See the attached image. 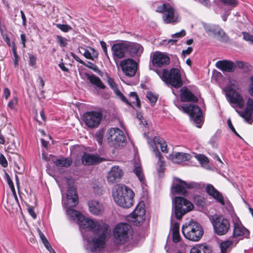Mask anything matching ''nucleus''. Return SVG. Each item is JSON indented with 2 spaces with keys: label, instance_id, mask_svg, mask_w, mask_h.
<instances>
[{
  "label": "nucleus",
  "instance_id": "nucleus-26",
  "mask_svg": "<svg viewBox=\"0 0 253 253\" xmlns=\"http://www.w3.org/2000/svg\"><path fill=\"white\" fill-rule=\"evenodd\" d=\"M191 157V156L189 154L182 152L173 153L171 155L172 161L175 163H180L188 161L190 159Z\"/></svg>",
  "mask_w": 253,
  "mask_h": 253
},
{
  "label": "nucleus",
  "instance_id": "nucleus-35",
  "mask_svg": "<svg viewBox=\"0 0 253 253\" xmlns=\"http://www.w3.org/2000/svg\"><path fill=\"white\" fill-rule=\"evenodd\" d=\"M154 142L156 144H159L160 146L161 151L165 153H168V149L167 148L168 145L167 142L164 139L159 136H155L154 138Z\"/></svg>",
  "mask_w": 253,
  "mask_h": 253
},
{
  "label": "nucleus",
  "instance_id": "nucleus-34",
  "mask_svg": "<svg viewBox=\"0 0 253 253\" xmlns=\"http://www.w3.org/2000/svg\"><path fill=\"white\" fill-rule=\"evenodd\" d=\"M236 111L241 117L245 119L246 122L249 124H252L253 121L252 119L253 111L246 109L242 112L238 111L237 110Z\"/></svg>",
  "mask_w": 253,
  "mask_h": 253
},
{
  "label": "nucleus",
  "instance_id": "nucleus-46",
  "mask_svg": "<svg viewBox=\"0 0 253 253\" xmlns=\"http://www.w3.org/2000/svg\"><path fill=\"white\" fill-rule=\"evenodd\" d=\"M105 75L108 84L110 85V87L114 90L117 87L116 83L114 81V80L111 78L107 73H106Z\"/></svg>",
  "mask_w": 253,
  "mask_h": 253
},
{
  "label": "nucleus",
  "instance_id": "nucleus-59",
  "mask_svg": "<svg viewBox=\"0 0 253 253\" xmlns=\"http://www.w3.org/2000/svg\"><path fill=\"white\" fill-rule=\"evenodd\" d=\"M101 47L105 53V56L109 58L108 52H107V45L105 42L103 41H100V42Z\"/></svg>",
  "mask_w": 253,
  "mask_h": 253
},
{
  "label": "nucleus",
  "instance_id": "nucleus-63",
  "mask_svg": "<svg viewBox=\"0 0 253 253\" xmlns=\"http://www.w3.org/2000/svg\"><path fill=\"white\" fill-rule=\"evenodd\" d=\"M192 47H188L186 49L182 50V54L185 57V56L190 54L192 52Z\"/></svg>",
  "mask_w": 253,
  "mask_h": 253
},
{
  "label": "nucleus",
  "instance_id": "nucleus-57",
  "mask_svg": "<svg viewBox=\"0 0 253 253\" xmlns=\"http://www.w3.org/2000/svg\"><path fill=\"white\" fill-rule=\"evenodd\" d=\"M232 244H233V242L232 241L227 240L226 241L222 242L221 245V250H223V249L224 250H226L227 248L229 247Z\"/></svg>",
  "mask_w": 253,
  "mask_h": 253
},
{
  "label": "nucleus",
  "instance_id": "nucleus-1",
  "mask_svg": "<svg viewBox=\"0 0 253 253\" xmlns=\"http://www.w3.org/2000/svg\"><path fill=\"white\" fill-rule=\"evenodd\" d=\"M78 224L82 229L93 232L94 236L90 249L92 252L99 251L105 247V241L110 234L109 226L103 222L94 221L84 215L79 216Z\"/></svg>",
  "mask_w": 253,
  "mask_h": 253
},
{
  "label": "nucleus",
  "instance_id": "nucleus-49",
  "mask_svg": "<svg viewBox=\"0 0 253 253\" xmlns=\"http://www.w3.org/2000/svg\"><path fill=\"white\" fill-rule=\"evenodd\" d=\"M38 231L39 234V236L45 247L50 244L46 238L39 229H38Z\"/></svg>",
  "mask_w": 253,
  "mask_h": 253
},
{
  "label": "nucleus",
  "instance_id": "nucleus-47",
  "mask_svg": "<svg viewBox=\"0 0 253 253\" xmlns=\"http://www.w3.org/2000/svg\"><path fill=\"white\" fill-rule=\"evenodd\" d=\"M220 1L224 4L232 7H235L238 4L237 0H220Z\"/></svg>",
  "mask_w": 253,
  "mask_h": 253
},
{
  "label": "nucleus",
  "instance_id": "nucleus-2",
  "mask_svg": "<svg viewBox=\"0 0 253 253\" xmlns=\"http://www.w3.org/2000/svg\"><path fill=\"white\" fill-rule=\"evenodd\" d=\"M112 195L115 202L120 207L129 208L133 205L134 193L125 185L117 186Z\"/></svg>",
  "mask_w": 253,
  "mask_h": 253
},
{
  "label": "nucleus",
  "instance_id": "nucleus-42",
  "mask_svg": "<svg viewBox=\"0 0 253 253\" xmlns=\"http://www.w3.org/2000/svg\"><path fill=\"white\" fill-rule=\"evenodd\" d=\"M228 86H231L232 88L236 90L240 89V85L239 82L234 79H230L229 81V85Z\"/></svg>",
  "mask_w": 253,
  "mask_h": 253
},
{
  "label": "nucleus",
  "instance_id": "nucleus-4",
  "mask_svg": "<svg viewBox=\"0 0 253 253\" xmlns=\"http://www.w3.org/2000/svg\"><path fill=\"white\" fill-rule=\"evenodd\" d=\"M113 234L114 242L118 245H123L132 239L133 229L128 224L120 223L116 226Z\"/></svg>",
  "mask_w": 253,
  "mask_h": 253
},
{
  "label": "nucleus",
  "instance_id": "nucleus-19",
  "mask_svg": "<svg viewBox=\"0 0 253 253\" xmlns=\"http://www.w3.org/2000/svg\"><path fill=\"white\" fill-rule=\"evenodd\" d=\"M104 159L103 158L99 157L97 155L90 154L88 153H84L82 157V162L83 165L86 166L97 165L102 162Z\"/></svg>",
  "mask_w": 253,
  "mask_h": 253
},
{
  "label": "nucleus",
  "instance_id": "nucleus-39",
  "mask_svg": "<svg viewBox=\"0 0 253 253\" xmlns=\"http://www.w3.org/2000/svg\"><path fill=\"white\" fill-rule=\"evenodd\" d=\"M185 186L186 187V189L199 190L203 187V184L195 182H190L189 183L186 182Z\"/></svg>",
  "mask_w": 253,
  "mask_h": 253
},
{
  "label": "nucleus",
  "instance_id": "nucleus-24",
  "mask_svg": "<svg viewBox=\"0 0 253 253\" xmlns=\"http://www.w3.org/2000/svg\"><path fill=\"white\" fill-rule=\"evenodd\" d=\"M180 99L182 102L198 101L197 97L186 87H183L180 89Z\"/></svg>",
  "mask_w": 253,
  "mask_h": 253
},
{
  "label": "nucleus",
  "instance_id": "nucleus-37",
  "mask_svg": "<svg viewBox=\"0 0 253 253\" xmlns=\"http://www.w3.org/2000/svg\"><path fill=\"white\" fill-rule=\"evenodd\" d=\"M54 163L58 167L67 168L71 165L72 161L70 158H63L61 159H57Z\"/></svg>",
  "mask_w": 253,
  "mask_h": 253
},
{
  "label": "nucleus",
  "instance_id": "nucleus-27",
  "mask_svg": "<svg viewBox=\"0 0 253 253\" xmlns=\"http://www.w3.org/2000/svg\"><path fill=\"white\" fill-rule=\"evenodd\" d=\"M143 48L139 43L127 44V51H129L132 56H140L143 52Z\"/></svg>",
  "mask_w": 253,
  "mask_h": 253
},
{
  "label": "nucleus",
  "instance_id": "nucleus-51",
  "mask_svg": "<svg viewBox=\"0 0 253 253\" xmlns=\"http://www.w3.org/2000/svg\"><path fill=\"white\" fill-rule=\"evenodd\" d=\"M250 84L248 88V93L253 97V76L250 78Z\"/></svg>",
  "mask_w": 253,
  "mask_h": 253
},
{
  "label": "nucleus",
  "instance_id": "nucleus-9",
  "mask_svg": "<svg viewBox=\"0 0 253 253\" xmlns=\"http://www.w3.org/2000/svg\"><path fill=\"white\" fill-rule=\"evenodd\" d=\"M225 94L228 100L232 106L236 108L242 109L245 106V102L242 95L231 86H226L224 88Z\"/></svg>",
  "mask_w": 253,
  "mask_h": 253
},
{
  "label": "nucleus",
  "instance_id": "nucleus-22",
  "mask_svg": "<svg viewBox=\"0 0 253 253\" xmlns=\"http://www.w3.org/2000/svg\"><path fill=\"white\" fill-rule=\"evenodd\" d=\"M206 191L210 196L212 197L217 202L219 203L222 205H225L222 194L216 190L212 185L211 184H207L206 187Z\"/></svg>",
  "mask_w": 253,
  "mask_h": 253
},
{
  "label": "nucleus",
  "instance_id": "nucleus-21",
  "mask_svg": "<svg viewBox=\"0 0 253 253\" xmlns=\"http://www.w3.org/2000/svg\"><path fill=\"white\" fill-rule=\"evenodd\" d=\"M176 182L171 186V190L172 194H181L184 196L187 195V192L185 186L186 181L179 178H175Z\"/></svg>",
  "mask_w": 253,
  "mask_h": 253
},
{
  "label": "nucleus",
  "instance_id": "nucleus-3",
  "mask_svg": "<svg viewBox=\"0 0 253 253\" xmlns=\"http://www.w3.org/2000/svg\"><path fill=\"white\" fill-rule=\"evenodd\" d=\"M150 69L155 70L162 80L168 85H170L175 88H179L183 84L180 71L176 68H173L169 71L167 69H163L162 72H160L158 70L152 69L150 66Z\"/></svg>",
  "mask_w": 253,
  "mask_h": 253
},
{
  "label": "nucleus",
  "instance_id": "nucleus-45",
  "mask_svg": "<svg viewBox=\"0 0 253 253\" xmlns=\"http://www.w3.org/2000/svg\"><path fill=\"white\" fill-rule=\"evenodd\" d=\"M194 202L197 205L203 206L205 203V199L202 196L198 195L195 197Z\"/></svg>",
  "mask_w": 253,
  "mask_h": 253
},
{
  "label": "nucleus",
  "instance_id": "nucleus-43",
  "mask_svg": "<svg viewBox=\"0 0 253 253\" xmlns=\"http://www.w3.org/2000/svg\"><path fill=\"white\" fill-rule=\"evenodd\" d=\"M114 91L117 96H118L120 99L126 103H128V100L126 98V97L123 95V94L116 87L114 89Z\"/></svg>",
  "mask_w": 253,
  "mask_h": 253
},
{
  "label": "nucleus",
  "instance_id": "nucleus-13",
  "mask_svg": "<svg viewBox=\"0 0 253 253\" xmlns=\"http://www.w3.org/2000/svg\"><path fill=\"white\" fill-rule=\"evenodd\" d=\"M185 112H187L190 116L193 122L199 125L202 122V113L200 108L195 104L184 105L182 106ZM197 126L200 127L201 126L197 125Z\"/></svg>",
  "mask_w": 253,
  "mask_h": 253
},
{
  "label": "nucleus",
  "instance_id": "nucleus-56",
  "mask_svg": "<svg viewBox=\"0 0 253 253\" xmlns=\"http://www.w3.org/2000/svg\"><path fill=\"white\" fill-rule=\"evenodd\" d=\"M246 109L253 111V99L251 97H249L247 99V108Z\"/></svg>",
  "mask_w": 253,
  "mask_h": 253
},
{
  "label": "nucleus",
  "instance_id": "nucleus-17",
  "mask_svg": "<svg viewBox=\"0 0 253 253\" xmlns=\"http://www.w3.org/2000/svg\"><path fill=\"white\" fill-rule=\"evenodd\" d=\"M123 175V170L119 166H114L108 172L107 182L111 184L117 183L120 181Z\"/></svg>",
  "mask_w": 253,
  "mask_h": 253
},
{
  "label": "nucleus",
  "instance_id": "nucleus-52",
  "mask_svg": "<svg viewBox=\"0 0 253 253\" xmlns=\"http://www.w3.org/2000/svg\"><path fill=\"white\" fill-rule=\"evenodd\" d=\"M17 98L16 97H14L9 101L7 106L10 109H14V107L17 104Z\"/></svg>",
  "mask_w": 253,
  "mask_h": 253
},
{
  "label": "nucleus",
  "instance_id": "nucleus-5",
  "mask_svg": "<svg viewBox=\"0 0 253 253\" xmlns=\"http://www.w3.org/2000/svg\"><path fill=\"white\" fill-rule=\"evenodd\" d=\"M79 203L78 196L76 189L73 187H69L67 193V203L65 205L67 214L73 220H77V223L79 221V216H83L80 212L72 209L75 207Z\"/></svg>",
  "mask_w": 253,
  "mask_h": 253
},
{
  "label": "nucleus",
  "instance_id": "nucleus-10",
  "mask_svg": "<svg viewBox=\"0 0 253 253\" xmlns=\"http://www.w3.org/2000/svg\"><path fill=\"white\" fill-rule=\"evenodd\" d=\"M156 11L164 13L163 20L165 23H172L178 21V15L174 8L169 3H164L157 7Z\"/></svg>",
  "mask_w": 253,
  "mask_h": 253
},
{
  "label": "nucleus",
  "instance_id": "nucleus-29",
  "mask_svg": "<svg viewBox=\"0 0 253 253\" xmlns=\"http://www.w3.org/2000/svg\"><path fill=\"white\" fill-rule=\"evenodd\" d=\"M202 24L208 35L213 38L220 28L218 25L208 24L204 22H202Z\"/></svg>",
  "mask_w": 253,
  "mask_h": 253
},
{
  "label": "nucleus",
  "instance_id": "nucleus-18",
  "mask_svg": "<svg viewBox=\"0 0 253 253\" xmlns=\"http://www.w3.org/2000/svg\"><path fill=\"white\" fill-rule=\"evenodd\" d=\"M249 236V231L242 225L239 218L236 219L234 224L233 237L243 239L248 238Z\"/></svg>",
  "mask_w": 253,
  "mask_h": 253
},
{
  "label": "nucleus",
  "instance_id": "nucleus-23",
  "mask_svg": "<svg viewBox=\"0 0 253 253\" xmlns=\"http://www.w3.org/2000/svg\"><path fill=\"white\" fill-rule=\"evenodd\" d=\"M215 66L219 70L226 72H233L236 68L233 62L227 60L217 61Z\"/></svg>",
  "mask_w": 253,
  "mask_h": 253
},
{
  "label": "nucleus",
  "instance_id": "nucleus-53",
  "mask_svg": "<svg viewBox=\"0 0 253 253\" xmlns=\"http://www.w3.org/2000/svg\"><path fill=\"white\" fill-rule=\"evenodd\" d=\"M29 64L31 66H35L36 64L37 58L35 56L32 54H29Z\"/></svg>",
  "mask_w": 253,
  "mask_h": 253
},
{
  "label": "nucleus",
  "instance_id": "nucleus-33",
  "mask_svg": "<svg viewBox=\"0 0 253 253\" xmlns=\"http://www.w3.org/2000/svg\"><path fill=\"white\" fill-rule=\"evenodd\" d=\"M88 79L92 84L99 88L104 89L106 87V85L98 77L92 75L88 77Z\"/></svg>",
  "mask_w": 253,
  "mask_h": 253
},
{
  "label": "nucleus",
  "instance_id": "nucleus-16",
  "mask_svg": "<svg viewBox=\"0 0 253 253\" xmlns=\"http://www.w3.org/2000/svg\"><path fill=\"white\" fill-rule=\"evenodd\" d=\"M170 62V58L164 52L156 51L153 53L152 63L154 67H162L168 65Z\"/></svg>",
  "mask_w": 253,
  "mask_h": 253
},
{
  "label": "nucleus",
  "instance_id": "nucleus-6",
  "mask_svg": "<svg viewBox=\"0 0 253 253\" xmlns=\"http://www.w3.org/2000/svg\"><path fill=\"white\" fill-rule=\"evenodd\" d=\"M182 232L186 239L195 242L198 241L203 235L201 225L193 221L184 224L182 227Z\"/></svg>",
  "mask_w": 253,
  "mask_h": 253
},
{
  "label": "nucleus",
  "instance_id": "nucleus-31",
  "mask_svg": "<svg viewBox=\"0 0 253 253\" xmlns=\"http://www.w3.org/2000/svg\"><path fill=\"white\" fill-rule=\"evenodd\" d=\"M84 50V56L88 59L93 60L95 58H97L98 56V52L93 48L90 46H87L84 49L81 48Z\"/></svg>",
  "mask_w": 253,
  "mask_h": 253
},
{
  "label": "nucleus",
  "instance_id": "nucleus-20",
  "mask_svg": "<svg viewBox=\"0 0 253 253\" xmlns=\"http://www.w3.org/2000/svg\"><path fill=\"white\" fill-rule=\"evenodd\" d=\"M114 58L120 59L125 56L127 51V44L125 43H118L114 44L112 47Z\"/></svg>",
  "mask_w": 253,
  "mask_h": 253
},
{
  "label": "nucleus",
  "instance_id": "nucleus-50",
  "mask_svg": "<svg viewBox=\"0 0 253 253\" xmlns=\"http://www.w3.org/2000/svg\"><path fill=\"white\" fill-rule=\"evenodd\" d=\"M57 40L61 47H65L67 45V39L65 38L57 36Z\"/></svg>",
  "mask_w": 253,
  "mask_h": 253
},
{
  "label": "nucleus",
  "instance_id": "nucleus-7",
  "mask_svg": "<svg viewBox=\"0 0 253 253\" xmlns=\"http://www.w3.org/2000/svg\"><path fill=\"white\" fill-rule=\"evenodd\" d=\"M193 208L192 203L183 197L177 196L172 201V210L177 219H180L184 214L192 211Z\"/></svg>",
  "mask_w": 253,
  "mask_h": 253
},
{
  "label": "nucleus",
  "instance_id": "nucleus-11",
  "mask_svg": "<svg viewBox=\"0 0 253 253\" xmlns=\"http://www.w3.org/2000/svg\"><path fill=\"white\" fill-rule=\"evenodd\" d=\"M107 137L108 142L115 147L123 146L126 139L123 131L115 127L108 130Z\"/></svg>",
  "mask_w": 253,
  "mask_h": 253
},
{
  "label": "nucleus",
  "instance_id": "nucleus-55",
  "mask_svg": "<svg viewBox=\"0 0 253 253\" xmlns=\"http://www.w3.org/2000/svg\"><path fill=\"white\" fill-rule=\"evenodd\" d=\"M242 34L243 35V38L245 40L247 41H250L252 42H253V36L245 32H242Z\"/></svg>",
  "mask_w": 253,
  "mask_h": 253
},
{
  "label": "nucleus",
  "instance_id": "nucleus-36",
  "mask_svg": "<svg viewBox=\"0 0 253 253\" xmlns=\"http://www.w3.org/2000/svg\"><path fill=\"white\" fill-rule=\"evenodd\" d=\"M217 40L222 42H226L229 40V37L225 32L221 28L217 31V34L214 37Z\"/></svg>",
  "mask_w": 253,
  "mask_h": 253
},
{
  "label": "nucleus",
  "instance_id": "nucleus-8",
  "mask_svg": "<svg viewBox=\"0 0 253 253\" xmlns=\"http://www.w3.org/2000/svg\"><path fill=\"white\" fill-rule=\"evenodd\" d=\"M214 231L219 236L226 234L230 227L228 220L221 215H215L210 218Z\"/></svg>",
  "mask_w": 253,
  "mask_h": 253
},
{
  "label": "nucleus",
  "instance_id": "nucleus-44",
  "mask_svg": "<svg viewBox=\"0 0 253 253\" xmlns=\"http://www.w3.org/2000/svg\"><path fill=\"white\" fill-rule=\"evenodd\" d=\"M56 27L64 32H67L72 30V28L68 25L66 24H56Z\"/></svg>",
  "mask_w": 253,
  "mask_h": 253
},
{
  "label": "nucleus",
  "instance_id": "nucleus-64",
  "mask_svg": "<svg viewBox=\"0 0 253 253\" xmlns=\"http://www.w3.org/2000/svg\"><path fill=\"white\" fill-rule=\"evenodd\" d=\"M27 210H28V211L29 213L31 215V216L34 219H36L37 217V214L35 212L33 208L29 207Z\"/></svg>",
  "mask_w": 253,
  "mask_h": 253
},
{
  "label": "nucleus",
  "instance_id": "nucleus-54",
  "mask_svg": "<svg viewBox=\"0 0 253 253\" xmlns=\"http://www.w3.org/2000/svg\"><path fill=\"white\" fill-rule=\"evenodd\" d=\"M172 239L173 242L177 243L180 240V236L179 232H172Z\"/></svg>",
  "mask_w": 253,
  "mask_h": 253
},
{
  "label": "nucleus",
  "instance_id": "nucleus-32",
  "mask_svg": "<svg viewBox=\"0 0 253 253\" xmlns=\"http://www.w3.org/2000/svg\"><path fill=\"white\" fill-rule=\"evenodd\" d=\"M153 152L155 154L156 157L158 158L159 162L158 165L159 167L157 169L158 173L160 176L161 173H162L165 169V161H164V157L161 155L160 152L159 151L158 149L156 148L153 147Z\"/></svg>",
  "mask_w": 253,
  "mask_h": 253
},
{
  "label": "nucleus",
  "instance_id": "nucleus-25",
  "mask_svg": "<svg viewBox=\"0 0 253 253\" xmlns=\"http://www.w3.org/2000/svg\"><path fill=\"white\" fill-rule=\"evenodd\" d=\"M88 207L90 211L95 215L101 214L104 211L103 205L97 201H90L88 203Z\"/></svg>",
  "mask_w": 253,
  "mask_h": 253
},
{
  "label": "nucleus",
  "instance_id": "nucleus-15",
  "mask_svg": "<svg viewBox=\"0 0 253 253\" xmlns=\"http://www.w3.org/2000/svg\"><path fill=\"white\" fill-rule=\"evenodd\" d=\"M120 66L125 74L128 77H133L136 72L137 68V63L132 59H126L122 61Z\"/></svg>",
  "mask_w": 253,
  "mask_h": 253
},
{
  "label": "nucleus",
  "instance_id": "nucleus-12",
  "mask_svg": "<svg viewBox=\"0 0 253 253\" xmlns=\"http://www.w3.org/2000/svg\"><path fill=\"white\" fill-rule=\"evenodd\" d=\"M102 118V114L97 111H88L83 115L85 124L90 128L97 127Z\"/></svg>",
  "mask_w": 253,
  "mask_h": 253
},
{
  "label": "nucleus",
  "instance_id": "nucleus-41",
  "mask_svg": "<svg viewBox=\"0 0 253 253\" xmlns=\"http://www.w3.org/2000/svg\"><path fill=\"white\" fill-rule=\"evenodd\" d=\"M103 130L102 129L99 130L96 133L94 134V138H95L96 141L100 144L101 145L103 141Z\"/></svg>",
  "mask_w": 253,
  "mask_h": 253
},
{
  "label": "nucleus",
  "instance_id": "nucleus-62",
  "mask_svg": "<svg viewBox=\"0 0 253 253\" xmlns=\"http://www.w3.org/2000/svg\"><path fill=\"white\" fill-rule=\"evenodd\" d=\"M227 124L229 126V127L231 129V130L238 136L240 137V135L238 134V133L236 132L235 128L233 126L232 124V122L230 120V119L227 120Z\"/></svg>",
  "mask_w": 253,
  "mask_h": 253
},
{
  "label": "nucleus",
  "instance_id": "nucleus-48",
  "mask_svg": "<svg viewBox=\"0 0 253 253\" xmlns=\"http://www.w3.org/2000/svg\"><path fill=\"white\" fill-rule=\"evenodd\" d=\"M5 177L6 178L7 183H8L9 187L10 188L12 192L15 193L14 184H13L12 180L11 179L9 175H8V174L7 173H5Z\"/></svg>",
  "mask_w": 253,
  "mask_h": 253
},
{
  "label": "nucleus",
  "instance_id": "nucleus-14",
  "mask_svg": "<svg viewBox=\"0 0 253 253\" xmlns=\"http://www.w3.org/2000/svg\"><path fill=\"white\" fill-rule=\"evenodd\" d=\"M145 209L143 203H140L128 216V220L137 225L145 219Z\"/></svg>",
  "mask_w": 253,
  "mask_h": 253
},
{
  "label": "nucleus",
  "instance_id": "nucleus-60",
  "mask_svg": "<svg viewBox=\"0 0 253 253\" xmlns=\"http://www.w3.org/2000/svg\"><path fill=\"white\" fill-rule=\"evenodd\" d=\"M186 34L185 31L182 30L179 32L176 33L172 35V37L173 38H179L184 37Z\"/></svg>",
  "mask_w": 253,
  "mask_h": 253
},
{
  "label": "nucleus",
  "instance_id": "nucleus-30",
  "mask_svg": "<svg viewBox=\"0 0 253 253\" xmlns=\"http://www.w3.org/2000/svg\"><path fill=\"white\" fill-rule=\"evenodd\" d=\"M127 100L128 103L126 104L132 108H134V106L138 108L141 107V101L136 92H131Z\"/></svg>",
  "mask_w": 253,
  "mask_h": 253
},
{
  "label": "nucleus",
  "instance_id": "nucleus-58",
  "mask_svg": "<svg viewBox=\"0 0 253 253\" xmlns=\"http://www.w3.org/2000/svg\"><path fill=\"white\" fill-rule=\"evenodd\" d=\"M0 164L4 168L7 167L8 165L7 161L2 154L0 155Z\"/></svg>",
  "mask_w": 253,
  "mask_h": 253
},
{
  "label": "nucleus",
  "instance_id": "nucleus-61",
  "mask_svg": "<svg viewBox=\"0 0 253 253\" xmlns=\"http://www.w3.org/2000/svg\"><path fill=\"white\" fill-rule=\"evenodd\" d=\"M88 63L89 64V65H85V66L93 70L95 72H100V71L98 70V67L96 65L90 62H88Z\"/></svg>",
  "mask_w": 253,
  "mask_h": 253
},
{
  "label": "nucleus",
  "instance_id": "nucleus-28",
  "mask_svg": "<svg viewBox=\"0 0 253 253\" xmlns=\"http://www.w3.org/2000/svg\"><path fill=\"white\" fill-rule=\"evenodd\" d=\"M190 253H212V250L209 246L200 244L193 247Z\"/></svg>",
  "mask_w": 253,
  "mask_h": 253
},
{
  "label": "nucleus",
  "instance_id": "nucleus-38",
  "mask_svg": "<svg viewBox=\"0 0 253 253\" xmlns=\"http://www.w3.org/2000/svg\"><path fill=\"white\" fill-rule=\"evenodd\" d=\"M133 172L141 182H144V176L142 168L139 163H135Z\"/></svg>",
  "mask_w": 253,
  "mask_h": 253
},
{
  "label": "nucleus",
  "instance_id": "nucleus-40",
  "mask_svg": "<svg viewBox=\"0 0 253 253\" xmlns=\"http://www.w3.org/2000/svg\"><path fill=\"white\" fill-rule=\"evenodd\" d=\"M146 97L151 103L155 104L157 101L158 96L151 92H148L146 94Z\"/></svg>",
  "mask_w": 253,
  "mask_h": 253
}]
</instances>
